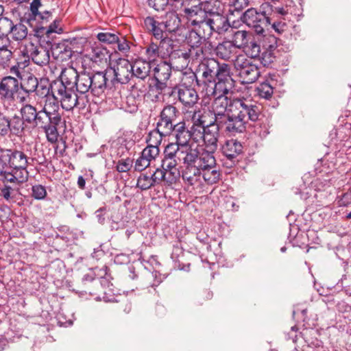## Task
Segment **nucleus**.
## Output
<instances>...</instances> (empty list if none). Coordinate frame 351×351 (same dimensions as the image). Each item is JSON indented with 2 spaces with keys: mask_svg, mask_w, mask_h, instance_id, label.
Returning a JSON list of instances; mask_svg holds the SVG:
<instances>
[{
  "mask_svg": "<svg viewBox=\"0 0 351 351\" xmlns=\"http://www.w3.org/2000/svg\"><path fill=\"white\" fill-rule=\"evenodd\" d=\"M41 106L33 125L42 129L46 134L47 141L54 143L58 141L59 134L57 127L62 121L59 105L54 99L48 98Z\"/></svg>",
  "mask_w": 351,
  "mask_h": 351,
  "instance_id": "3",
  "label": "nucleus"
},
{
  "mask_svg": "<svg viewBox=\"0 0 351 351\" xmlns=\"http://www.w3.org/2000/svg\"><path fill=\"white\" fill-rule=\"evenodd\" d=\"M271 25V28L278 34H280L288 29V25L285 21V19L277 20L276 18L272 20V22L268 23V25Z\"/></svg>",
  "mask_w": 351,
  "mask_h": 351,
  "instance_id": "54",
  "label": "nucleus"
},
{
  "mask_svg": "<svg viewBox=\"0 0 351 351\" xmlns=\"http://www.w3.org/2000/svg\"><path fill=\"white\" fill-rule=\"evenodd\" d=\"M204 24L210 28V36L213 32L219 34H223L230 27L228 18L219 12L208 16L207 23Z\"/></svg>",
  "mask_w": 351,
  "mask_h": 351,
  "instance_id": "17",
  "label": "nucleus"
},
{
  "mask_svg": "<svg viewBox=\"0 0 351 351\" xmlns=\"http://www.w3.org/2000/svg\"><path fill=\"white\" fill-rule=\"evenodd\" d=\"M156 171L160 182H164L167 186L176 183L180 178V170L178 166L162 163V169H156Z\"/></svg>",
  "mask_w": 351,
  "mask_h": 351,
  "instance_id": "16",
  "label": "nucleus"
},
{
  "mask_svg": "<svg viewBox=\"0 0 351 351\" xmlns=\"http://www.w3.org/2000/svg\"><path fill=\"white\" fill-rule=\"evenodd\" d=\"M160 152L159 147L147 145L141 152V155L149 162L154 160Z\"/></svg>",
  "mask_w": 351,
  "mask_h": 351,
  "instance_id": "52",
  "label": "nucleus"
},
{
  "mask_svg": "<svg viewBox=\"0 0 351 351\" xmlns=\"http://www.w3.org/2000/svg\"><path fill=\"white\" fill-rule=\"evenodd\" d=\"M75 89L80 95H85L89 90L91 91L90 73H79L77 80L76 81Z\"/></svg>",
  "mask_w": 351,
  "mask_h": 351,
  "instance_id": "30",
  "label": "nucleus"
},
{
  "mask_svg": "<svg viewBox=\"0 0 351 351\" xmlns=\"http://www.w3.org/2000/svg\"><path fill=\"white\" fill-rule=\"evenodd\" d=\"M171 60L173 64H180V68H185L188 66L191 57L188 51L178 50L171 55Z\"/></svg>",
  "mask_w": 351,
  "mask_h": 351,
  "instance_id": "36",
  "label": "nucleus"
},
{
  "mask_svg": "<svg viewBox=\"0 0 351 351\" xmlns=\"http://www.w3.org/2000/svg\"><path fill=\"white\" fill-rule=\"evenodd\" d=\"M209 47L208 45H200L199 47H190L188 51L191 60H200L201 61L204 59L206 55L205 49Z\"/></svg>",
  "mask_w": 351,
  "mask_h": 351,
  "instance_id": "46",
  "label": "nucleus"
},
{
  "mask_svg": "<svg viewBox=\"0 0 351 351\" xmlns=\"http://www.w3.org/2000/svg\"><path fill=\"white\" fill-rule=\"evenodd\" d=\"M272 12L271 5L265 2L260 6L258 12L253 8L247 9L241 14V19L249 27L254 29L257 35L266 37L265 28L271 21L270 16Z\"/></svg>",
  "mask_w": 351,
  "mask_h": 351,
  "instance_id": "4",
  "label": "nucleus"
},
{
  "mask_svg": "<svg viewBox=\"0 0 351 351\" xmlns=\"http://www.w3.org/2000/svg\"><path fill=\"white\" fill-rule=\"evenodd\" d=\"M250 5L249 0H230L229 12L232 14L235 11L239 12Z\"/></svg>",
  "mask_w": 351,
  "mask_h": 351,
  "instance_id": "50",
  "label": "nucleus"
},
{
  "mask_svg": "<svg viewBox=\"0 0 351 351\" xmlns=\"http://www.w3.org/2000/svg\"><path fill=\"white\" fill-rule=\"evenodd\" d=\"M234 86V81L230 75V66H223L215 82L206 87V91L208 95L226 96Z\"/></svg>",
  "mask_w": 351,
  "mask_h": 351,
  "instance_id": "7",
  "label": "nucleus"
},
{
  "mask_svg": "<svg viewBox=\"0 0 351 351\" xmlns=\"http://www.w3.org/2000/svg\"><path fill=\"white\" fill-rule=\"evenodd\" d=\"M110 58L109 51L99 43H94L91 47L90 59L97 63L106 62Z\"/></svg>",
  "mask_w": 351,
  "mask_h": 351,
  "instance_id": "31",
  "label": "nucleus"
},
{
  "mask_svg": "<svg viewBox=\"0 0 351 351\" xmlns=\"http://www.w3.org/2000/svg\"><path fill=\"white\" fill-rule=\"evenodd\" d=\"M134 160L130 157L119 159L114 162L115 169L119 173L128 172L133 167Z\"/></svg>",
  "mask_w": 351,
  "mask_h": 351,
  "instance_id": "43",
  "label": "nucleus"
},
{
  "mask_svg": "<svg viewBox=\"0 0 351 351\" xmlns=\"http://www.w3.org/2000/svg\"><path fill=\"white\" fill-rule=\"evenodd\" d=\"M132 68V75L141 79H145L151 71V64L150 62L145 61L143 59H137L132 64H131Z\"/></svg>",
  "mask_w": 351,
  "mask_h": 351,
  "instance_id": "26",
  "label": "nucleus"
},
{
  "mask_svg": "<svg viewBox=\"0 0 351 351\" xmlns=\"http://www.w3.org/2000/svg\"><path fill=\"white\" fill-rule=\"evenodd\" d=\"M14 62L12 49L0 51V66L2 68L10 67V73L18 77H21L18 66L12 64Z\"/></svg>",
  "mask_w": 351,
  "mask_h": 351,
  "instance_id": "25",
  "label": "nucleus"
},
{
  "mask_svg": "<svg viewBox=\"0 0 351 351\" xmlns=\"http://www.w3.org/2000/svg\"><path fill=\"white\" fill-rule=\"evenodd\" d=\"M9 118L5 115L0 117V134L2 136L7 135L10 131Z\"/></svg>",
  "mask_w": 351,
  "mask_h": 351,
  "instance_id": "63",
  "label": "nucleus"
},
{
  "mask_svg": "<svg viewBox=\"0 0 351 351\" xmlns=\"http://www.w3.org/2000/svg\"><path fill=\"white\" fill-rule=\"evenodd\" d=\"M193 115L191 117V120L193 122V126L195 128H202L204 126L205 120H204V117L201 113V111L198 110H193Z\"/></svg>",
  "mask_w": 351,
  "mask_h": 351,
  "instance_id": "57",
  "label": "nucleus"
},
{
  "mask_svg": "<svg viewBox=\"0 0 351 351\" xmlns=\"http://www.w3.org/2000/svg\"><path fill=\"white\" fill-rule=\"evenodd\" d=\"M191 139L195 143H199L200 141H203L204 127L202 128L191 127L190 130Z\"/></svg>",
  "mask_w": 351,
  "mask_h": 351,
  "instance_id": "62",
  "label": "nucleus"
},
{
  "mask_svg": "<svg viewBox=\"0 0 351 351\" xmlns=\"http://www.w3.org/2000/svg\"><path fill=\"white\" fill-rule=\"evenodd\" d=\"M182 162V177L184 182L194 189H200L204 182L217 183L220 172L215 156L210 152H199L197 149H186L176 144L169 143L164 151L162 163L178 166Z\"/></svg>",
  "mask_w": 351,
  "mask_h": 351,
  "instance_id": "1",
  "label": "nucleus"
},
{
  "mask_svg": "<svg viewBox=\"0 0 351 351\" xmlns=\"http://www.w3.org/2000/svg\"><path fill=\"white\" fill-rule=\"evenodd\" d=\"M51 93L53 98L59 105V102L63 109L69 111L75 107L80 109L84 108L87 102L86 95H78L75 89L63 86L62 84L51 83Z\"/></svg>",
  "mask_w": 351,
  "mask_h": 351,
  "instance_id": "5",
  "label": "nucleus"
},
{
  "mask_svg": "<svg viewBox=\"0 0 351 351\" xmlns=\"http://www.w3.org/2000/svg\"><path fill=\"white\" fill-rule=\"evenodd\" d=\"M210 28L205 24H203L202 27H194L186 36L189 47L210 46Z\"/></svg>",
  "mask_w": 351,
  "mask_h": 351,
  "instance_id": "12",
  "label": "nucleus"
},
{
  "mask_svg": "<svg viewBox=\"0 0 351 351\" xmlns=\"http://www.w3.org/2000/svg\"><path fill=\"white\" fill-rule=\"evenodd\" d=\"M168 135V134L162 133V132L158 130V128L156 127L155 130L149 132L148 134L146 139L147 145L158 147L162 142V137Z\"/></svg>",
  "mask_w": 351,
  "mask_h": 351,
  "instance_id": "41",
  "label": "nucleus"
},
{
  "mask_svg": "<svg viewBox=\"0 0 351 351\" xmlns=\"http://www.w3.org/2000/svg\"><path fill=\"white\" fill-rule=\"evenodd\" d=\"M183 16L187 19L189 25L201 27L204 23H207L208 18L199 3L191 7H185L183 9Z\"/></svg>",
  "mask_w": 351,
  "mask_h": 351,
  "instance_id": "14",
  "label": "nucleus"
},
{
  "mask_svg": "<svg viewBox=\"0 0 351 351\" xmlns=\"http://www.w3.org/2000/svg\"><path fill=\"white\" fill-rule=\"evenodd\" d=\"M271 10L273 12L270 16L271 18L270 22H272V20L274 19V18H277L278 16V15L285 16L288 14H293V15L298 14V13L297 12H295V10H291V8L286 9L285 7H275V8H274L271 5Z\"/></svg>",
  "mask_w": 351,
  "mask_h": 351,
  "instance_id": "53",
  "label": "nucleus"
},
{
  "mask_svg": "<svg viewBox=\"0 0 351 351\" xmlns=\"http://www.w3.org/2000/svg\"><path fill=\"white\" fill-rule=\"evenodd\" d=\"M119 35L120 34L118 33L106 32L98 33L97 38L101 43L110 45L114 44L116 42L119 41Z\"/></svg>",
  "mask_w": 351,
  "mask_h": 351,
  "instance_id": "45",
  "label": "nucleus"
},
{
  "mask_svg": "<svg viewBox=\"0 0 351 351\" xmlns=\"http://www.w3.org/2000/svg\"><path fill=\"white\" fill-rule=\"evenodd\" d=\"M28 171H19L12 169L11 172L4 173L5 179L10 182L23 183L28 179Z\"/></svg>",
  "mask_w": 351,
  "mask_h": 351,
  "instance_id": "37",
  "label": "nucleus"
},
{
  "mask_svg": "<svg viewBox=\"0 0 351 351\" xmlns=\"http://www.w3.org/2000/svg\"><path fill=\"white\" fill-rule=\"evenodd\" d=\"M248 32L245 30H235L232 31V40L230 43H233L234 46L237 49H243L247 44Z\"/></svg>",
  "mask_w": 351,
  "mask_h": 351,
  "instance_id": "32",
  "label": "nucleus"
},
{
  "mask_svg": "<svg viewBox=\"0 0 351 351\" xmlns=\"http://www.w3.org/2000/svg\"><path fill=\"white\" fill-rule=\"evenodd\" d=\"M187 5V0H168V9L173 12Z\"/></svg>",
  "mask_w": 351,
  "mask_h": 351,
  "instance_id": "60",
  "label": "nucleus"
},
{
  "mask_svg": "<svg viewBox=\"0 0 351 351\" xmlns=\"http://www.w3.org/2000/svg\"><path fill=\"white\" fill-rule=\"evenodd\" d=\"M234 66L243 84L253 83L260 75L258 67L245 55L234 60Z\"/></svg>",
  "mask_w": 351,
  "mask_h": 351,
  "instance_id": "8",
  "label": "nucleus"
},
{
  "mask_svg": "<svg viewBox=\"0 0 351 351\" xmlns=\"http://www.w3.org/2000/svg\"><path fill=\"white\" fill-rule=\"evenodd\" d=\"M145 29L150 32L156 40L164 38L167 34L163 22L156 20L154 17L147 16L144 19Z\"/></svg>",
  "mask_w": 351,
  "mask_h": 351,
  "instance_id": "22",
  "label": "nucleus"
},
{
  "mask_svg": "<svg viewBox=\"0 0 351 351\" xmlns=\"http://www.w3.org/2000/svg\"><path fill=\"white\" fill-rule=\"evenodd\" d=\"M91 93L99 97L101 95L106 87L107 78L106 74L102 72H97L95 74H90Z\"/></svg>",
  "mask_w": 351,
  "mask_h": 351,
  "instance_id": "27",
  "label": "nucleus"
},
{
  "mask_svg": "<svg viewBox=\"0 0 351 351\" xmlns=\"http://www.w3.org/2000/svg\"><path fill=\"white\" fill-rule=\"evenodd\" d=\"M243 146L237 140L231 139L226 142L222 147L223 154L230 160L236 158L242 152Z\"/></svg>",
  "mask_w": 351,
  "mask_h": 351,
  "instance_id": "28",
  "label": "nucleus"
},
{
  "mask_svg": "<svg viewBox=\"0 0 351 351\" xmlns=\"http://www.w3.org/2000/svg\"><path fill=\"white\" fill-rule=\"evenodd\" d=\"M215 52L218 58L227 61H233L234 62L238 56L242 55L239 53V51L237 50L230 40L223 41L218 44L215 49Z\"/></svg>",
  "mask_w": 351,
  "mask_h": 351,
  "instance_id": "19",
  "label": "nucleus"
},
{
  "mask_svg": "<svg viewBox=\"0 0 351 351\" xmlns=\"http://www.w3.org/2000/svg\"><path fill=\"white\" fill-rule=\"evenodd\" d=\"M155 80L156 82V84L153 87H151L148 92L149 95H151L152 93H156L154 98L152 99V101L158 100L160 95H162V90L167 87V81H160L159 80Z\"/></svg>",
  "mask_w": 351,
  "mask_h": 351,
  "instance_id": "47",
  "label": "nucleus"
},
{
  "mask_svg": "<svg viewBox=\"0 0 351 351\" xmlns=\"http://www.w3.org/2000/svg\"><path fill=\"white\" fill-rule=\"evenodd\" d=\"M258 95L265 99H269L274 93L273 86L267 82L261 83L256 88Z\"/></svg>",
  "mask_w": 351,
  "mask_h": 351,
  "instance_id": "44",
  "label": "nucleus"
},
{
  "mask_svg": "<svg viewBox=\"0 0 351 351\" xmlns=\"http://www.w3.org/2000/svg\"><path fill=\"white\" fill-rule=\"evenodd\" d=\"M148 4L157 11L168 9V0H148Z\"/></svg>",
  "mask_w": 351,
  "mask_h": 351,
  "instance_id": "61",
  "label": "nucleus"
},
{
  "mask_svg": "<svg viewBox=\"0 0 351 351\" xmlns=\"http://www.w3.org/2000/svg\"><path fill=\"white\" fill-rule=\"evenodd\" d=\"M19 89V81L16 78L8 76L0 82V96L4 99H12Z\"/></svg>",
  "mask_w": 351,
  "mask_h": 351,
  "instance_id": "21",
  "label": "nucleus"
},
{
  "mask_svg": "<svg viewBox=\"0 0 351 351\" xmlns=\"http://www.w3.org/2000/svg\"><path fill=\"white\" fill-rule=\"evenodd\" d=\"M10 131L14 134L19 136L23 133L25 128V121L19 116H14L11 119H9Z\"/></svg>",
  "mask_w": 351,
  "mask_h": 351,
  "instance_id": "42",
  "label": "nucleus"
},
{
  "mask_svg": "<svg viewBox=\"0 0 351 351\" xmlns=\"http://www.w3.org/2000/svg\"><path fill=\"white\" fill-rule=\"evenodd\" d=\"M3 157L8 160L9 167L19 171H27L29 158L21 151L5 149Z\"/></svg>",
  "mask_w": 351,
  "mask_h": 351,
  "instance_id": "13",
  "label": "nucleus"
},
{
  "mask_svg": "<svg viewBox=\"0 0 351 351\" xmlns=\"http://www.w3.org/2000/svg\"><path fill=\"white\" fill-rule=\"evenodd\" d=\"M167 34L175 32L180 25V19L176 12H172L167 16V20L163 22Z\"/></svg>",
  "mask_w": 351,
  "mask_h": 351,
  "instance_id": "35",
  "label": "nucleus"
},
{
  "mask_svg": "<svg viewBox=\"0 0 351 351\" xmlns=\"http://www.w3.org/2000/svg\"><path fill=\"white\" fill-rule=\"evenodd\" d=\"M39 82L38 79L34 76H29L24 84V89L27 93L35 92Z\"/></svg>",
  "mask_w": 351,
  "mask_h": 351,
  "instance_id": "58",
  "label": "nucleus"
},
{
  "mask_svg": "<svg viewBox=\"0 0 351 351\" xmlns=\"http://www.w3.org/2000/svg\"><path fill=\"white\" fill-rule=\"evenodd\" d=\"M223 66H229L226 63L220 64L214 58H204L199 64L196 73L199 78L197 80L198 86L204 85L209 87L210 84L215 82Z\"/></svg>",
  "mask_w": 351,
  "mask_h": 351,
  "instance_id": "6",
  "label": "nucleus"
},
{
  "mask_svg": "<svg viewBox=\"0 0 351 351\" xmlns=\"http://www.w3.org/2000/svg\"><path fill=\"white\" fill-rule=\"evenodd\" d=\"M212 111L215 121L224 126L230 135L243 132L248 120L256 121L261 114L259 106L242 98L229 100L227 96H214Z\"/></svg>",
  "mask_w": 351,
  "mask_h": 351,
  "instance_id": "2",
  "label": "nucleus"
},
{
  "mask_svg": "<svg viewBox=\"0 0 351 351\" xmlns=\"http://www.w3.org/2000/svg\"><path fill=\"white\" fill-rule=\"evenodd\" d=\"M47 193L45 186L35 184L32 186L31 196L36 200H43L47 197Z\"/></svg>",
  "mask_w": 351,
  "mask_h": 351,
  "instance_id": "48",
  "label": "nucleus"
},
{
  "mask_svg": "<svg viewBox=\"0 0 351 351\" xmlns=\"http://www.w3.org/2000/svg\"><path fill=\"white\" fill-rule=\"evenodd\" d=\"M131 69H132V68L131 67V63L129 60L120 58L113 70L114 80L121 84L128 83L130 77L132 76Z\"/></svg>",
  "mask_w": 351,
  "mask_h": 351,
  "instance_id": "18",
  "label": "nucleus"
},
{
  "mask_svg": "<svg viewBox=\"0 0 351 351\" xmlns=\"http://www.w3.org/2000/svg\"><path fill=\"white\" fill-rule=\"evenodd\" d=\"M171 134H172L176 139V143H172L173 144H176L180 147L189 150L197 149V148H193L192 145L189 144V141L191 139V132L186 127L184 122H178Z\"/></svg>",
  "mask_w": 351,
  "mask_h": 351,
  "instance_id": "15",
  "label": "nucleus"
},
{
  "mask_svg": "<svg viewBox=\"0 0 351 351\" xmlns=\"http://www.w3.org/2000/svg\"><path fill=\"white\" fill-rule=\"evenodd\" d=\"M153 73L155 80L167 81L171 74V65L166 61L160 62L154 66Z\"/></svg>",
  "mask_w": 351,
  "mask_h": 351,
  "instance_id": "29",
  "label": "nucleus"
},
{
  "mask_svg": "<svg viewBox=\"0 0 351 351\" xmlns=\"http://www.w3.org/2000/svg\"><path fill=\"white\" fill-rule=\"evenodd\" d=\"M150 163L142 155L136 160L134 169L136 171H142L150 165Z\"/></svg>",
  "mask_w": 351,
  "mask_h": 351,
  "instance_id": "64",
  "label": "nucleus"
},
{
  "mask_svg": "<svg viewBox=\"0 0 351 351\" xmlns=\"http://www.w3.org/2000/svg\"><path fill=\"white\" fill-rule=\"evenodd\" d=\"M38 111V110H37L34 106L30 104L23 105L20 110L21 118L26 123L32 125H33L35 119L36 118Z\"/></svg>",
  "mask_w": 351,
  "mask_h": 351,
  "instance_id": "34",
  "label": "nucleus"
},
{
  "mask_svg": "<svg viewBox=\"0 0 351 351\" xmlns=\"http://www.w3.org/2000/svg\"><path fill=\"white\" fill-rule=\"evenodd\" d=\"M247 54H248L252 58H256L259 56L261 53V47L259 45L256 43V42L254 40L249 42L247 40V45L245 46L243 49Z\"/></svg>",
  "mask_w": 351,
  "mask_h": 351,
  "instance_id": "49",
  "label": "nucleus"
},
{
  "mask_svg": "<svg viewBox=\"0 0 351 351\" xmlns=\"http://www.w3.org/2000/svg\"><path fill=\"white\" fill-rule=\"evenodd\" d=\"M220 128H224V126L215 121L204 127L203 142L207 150H204L202 152H210L213 154L214 151L217 148Z\"/></svg>",
  "mask_w": 351,
  "mask_h": 351,
  "instance_id": "10",
  "label": "nucleus"
},
{
  "mask_svg": "<svg viewBox=\"0 0 351 351\" xmlns=\"http://www.w3.org/2000/svg\"><path fill=\"white\" fill-rule=\"evenodd\" d=\"M27 33V27L21 23H18L16 25L12 24L10 34L14 40H23L26 38Z\"/></svg>",
  "mask_w": 351,
  "mask_h": 351,
  "instance_id": "40",
  "label": "nucleus"
},
{
  "mask_svg": "<svg viewBox=\"0 0 351 351\" xmlns=\"http://www.w3.org/2000/svg\"><path fill=\"white\" fill-rule=\"evenodd\" d=\"M41 6L40 0H33L30 4V15L32 17H29L28 20L34 19L36 20L37 18H44L45 16L40 14L38 11V8Z\"/></svg>",
  "mask_w": 351,
  "mask_h": 351,
  "instance_id": "56",
  "label": "nucleus"
},
{
  "mask_svg": "<svg viewBox=\"0 0 351 351\" xmlns=\"http://www.w3.org/2000/svg\"><path fill=\"white\" fill-rule=\"evenodd\" d=\"M177 113L176 108L171 105H167L162 110L156 124V127L162 133L168 134L169 135L172 133L178 123L177 122Z\"/></svg>",
  "mask_w": 351,
  "mask_h": 351,
  "instance_id": "9",
  "label": "nucleus"
},
{
  "mask_svg": "<svg viewBox=\"0 0 351 351\" xmlns=\"http://www.w3.org/2000/svg\"><path fill=\"white\" fill-rule=\"evenodd\" d=\"M23 53L31 58L33 62L40 66L46 65L49 62V51L43 46L35 45L32 41L25 44Z\"/></svg>",
  "mask_w": 351,
  "mask_h": 351,
  "instance_id": "11",
  "label": "nucleus"
},
{
  "mask_svg": "<svg viewBox=\"0 0 351 351\" xmlns=\"http://www.w3.org/2000/svg\"><path fill=\"white\" fill-rule=\"evenodd\" d=\"M217 3L219 4V2H215V0H208L199 3V4L205 13L210 16L213 14L217 13Z\"/></svg>",
  "mask_w": 351,
  "mask_h": 351,
  "instance_id": "51",
  "label": "nucleus"
},
{
  "mask_svg": "<svg viewBox=\"0 0 351 351\" xmlns=\"http://www.w3.org/2000/svg\"><path fill=\"white\" fill-rule=\"evenodd\" d=\"M51 87V83L50 84L47 80H40L39 82V84L35 92L38 96L43 99L41 103L45 104L46 99L52 97Z\"/></svg>",
  "mask_w": 351,
  "mask_h": 351,
  "instance_id": "39",
  "label": "nucleus"
},
{
  "mask_svg": "<svg viewBox=\"0 0 351 351\" xmlns=\"http://www.w3.org/2000/svg\"><path fill=\"white\" fill-rule=\"evenodd\" d=\"M198 80L196 72L183 73L179 84L175 88H194L195 82L197 83Z\"/></svg>",
  "mask_w": 351,
  "mask_h": 351,
  "instance_id": "33",
  "label": "nucleus"
},
{
  "mask_svg": "<svg viewBox=\"0 0 351 351\" xmlns=\"http://www.w3.org/2000/svg\"><path fill=\"white\" fill-rule=\"evenodd\" d=\"M13 22L7 17L0 19V35L8 36L12 29Z\"/></svg>",
  "mask_w": 351,
  "mask_h": 351,
  "instance_id": "55",
  "label": "nucleus"
},
{
  "mask_svg": "<svg viewBox=\"0 0 351 351\" xmlns=\"http://www.w3.org/2000/svg\"><path fill=\"white\" fill-rule=\"evenodd\" d=\"M78 75L79 73L73 67L64 68L62 70L60 75V81H53L52 83H59L66 88H75Z\"/></svg>",
  "mask_w": 351,
  "mask_h": 351,
  "instance_id": "23",
  "label": "nucleus"
},
{
  "mask_svg": "<svg viewBox=\"0 0 351 351\" xmlns=\"http://www.w3.org/2000/svg\"><path fill=\"white\" fill-rule=\"evenodd\" d=\"M179 101L185 108H193L198 101V95L195 88H174Z\"/></svg>",
  "mask_w": 351,
  "mask_h": 351,
  "instance_id": "20",
  "label": "nucleus"
},
{
  "mask_svg": "<svg viewBox=\"0 0 351 351\" xmlns=\"http://www.w3.org/2000/svg\"><path fill=\"white\" fill-rule=\"evenodd\" d=\"M146 53L149 59L154 60L156 57L160 56L158 43L152 42L146 49Z\"/></svg>",
  "mask_w": 351,
  "mask_h": 351,
  "instance_id": "59",
  "label": "nucleus"
},
{
  "mask_svg": "<svg viewBox=\"0 0 351 351\" xmlns=\"http://www.w3.org/2000/svg\"><path fill=\"white\" fill-rule=\"evenodd\" d=\"M158 46L160 53V57L165 58L166 56H170L173 53V40L168 37V35L164 36V38H160Z\"/></svg>",
  "mask_w": 351,
  "mask_h": 351,
  "instance_id": "38",
  "label": "nucleus"
},
{
  "mask_svg": "<svg viewBox=\"0 0 351 351\" xmlns=\"http://www.w3.org/2000/svg\"><path fill=\"white\" fill-rule=\"evenodd\" d=\"M160 184V178L158 176L157 171L156 170L152 173H141L137 179L136 186L142 191H145Z\"/></svg>",
  "mask_w": 351,
  "mask_h": 351,
  "instance_id": "24",
  "label": "nucleus"
}]
</instances>
